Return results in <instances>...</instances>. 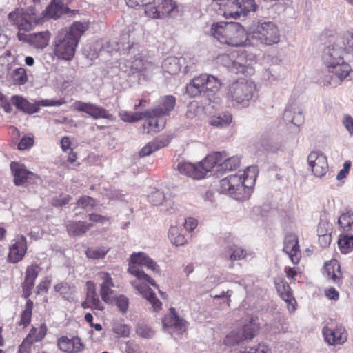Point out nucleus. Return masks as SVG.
<instances>
[{
	"instance_id": "nucleus-4",
	"label": "nucleus",
	"mask_w": 353,
	"mask_h": 353,
	"mask_svg": "<svg viewBox=\"0 0 353 353\" xmlns=\"http://www.w3.org/2000/svg\"><path fill=\"white\" fill-rule=\"evenodd\" d=\"M256 86L253 81L243 79H238L228 85L226 97L234 108L241 109L250 106L254 101Z\"/></svg>"
},
{
	"instance_id": "nucleus-9",
	"label": "nucleus",
	"mask_w": 353,
	"mask_h": 353,
	"mask_svg": "<svg viewBox=\"0 0 353 353\" xmlns=\"http://www.w3.org/2000/svg\"><path fill=\"white\" fill-rule=\"evenodd\" d=\"M10 21L18 28V32L26 33L30 31L40 21L34 6L26 9H17L8 14Z\"/></svg>"
},
{
	"instance_id": "nucleus-50",
	"label": "nucleus",
	"mask_w": 353,
	"mask_h": 353,
	"mask_svg": "<svg viewBox=\"0 0 353 353\" xmlns=\"http://www.w3.org/2000/svg\"><path fill=\"white\" fill-rule=\"evenodd\" d=\"M13 81L15 84L23 85L28 81L26 71L23 68L15 69L12 72Z\"/></svg>"
},
{
	"instance_id": "nucleus-56",
	"label": "nucleus",
	"mask_w": 353,
	"mask_h": 353,
	"mask_svg": "<svg viewBox=\"0 0 353 353\" xmlns=\"http://www.w3.org/2000/svg\"><path fill=\"white\" fill-rule=\"evenodd\" d=\"M165 199L164 193L160 190H157L149 196V201L154 205H161Z\"/></svg>"
},
{
	"instance_id": "nucleus-22",
	"label": "nucleus",
	"mask_w": 353,
	"mask_h": 353,
	"mask_svg": "<svg viewBox=\"0 0 353 353\" xmlns=\"http://www.w3.org/2000/svg\"><path fill=\"white\" fill-rule=\"evenodd\" d=\"M27 250L26 239L24 236H19L10 247L8 261L12 263L22 260Z\"/></svg>"
},
{
	"instance_id": "nucleus-2",
	"label": "nucleus",
	"mask_w": 353,
	"mask_h": 353,
	"mask_svg": "<svg viewBox=\"0 0 353 353\" xmlns=\"http://www.w3.org/2000/svg\"><path fill=\"white\" fill-rule=\"evenodd\" d=\"M255 166L248 167L243 174H234L220 181L221 192L228 194L236 200H247L250 198L252 188L256 176Z\"/></svg>"
},
{
	"instance_id": "nucleus-32",
	"label": "nucleus",
	"mask_w": 353,
	"mask_h": 353,
	"mask_svg": "<svg viewBox=\"0 0 353 353\" xmlns=\"http://www.w3.org/2000/svg\"><path fill=\"white\" fill-rule=\"evenodd\" d=\"M12 103L14 104L17 109L25 113L33 114L39 110L38 105H36V103H31L19 96L12 97Z\"/></svg>"
},
{
	"instance_id": "nucleus-40",
	"label": "nucleus",
	"mask_w": 353,
	"mask_h": 353,
	"mask_svg": "<svg viewBox=\"0 0 353 353\" xmlns=\"http://www.w3.org/2000/svg\"><path fill=\"white\" fill-rule=\"evenodd\" d=\"M164 14L166 17L175 18L181 15V10L176 3L172 0H163Z\"/></svg>"
},
{
	"instance_id": "nucleus-45",
	"label": "nucleus",
	"mask_w": 353,
	"mask_h": 353,
	"mask_svg": "<svg viewBox=\"0 0 353 353\" xmlns=\"http://www.w3.org/2000/svg\"><path fill=\"white\" fill-rule=\"evenodd\" d=\"M338 225L343 231H349L353 225V212L347 211L338 219Z\"/></svg>"
},
{
	"instance_id": "nucleus-31",
	"label": "nucleus",
	"mask_w": 353,
	"mask_h": 353,
	"mask_svg": "<svg viewBox=\"0 0 353 353\" xmlns=\"http://www.w3.org/2000/svg\"><path fill=\"white\" fill-rule=\"evenodd\" d=\"M143 117L148 118L147 122L143 124V128H148V133L159 132L165 125V119L162 116L148 115Z\"/></svg>"
},
{
	"instance_id": "nucleus-14",
	"label": "nucleus",
	"mask_w": 353,
	"mask_h": 353,
	"mask_svg": "<svg viewBox=\"0 0 353 353\" xmlns=\"http://www.w3.org/2000/svg\"><path fill=\"white\" fill-rule=\"evenodd\" d=\"M19 41L28 43L36 49H43L49 43L50 33L48 31L32 34L19 33L17 34Z\"/></svg>"
},
{
	"instance_id": "nucleus-26",
	"label": "nucleus",
	"mask_w": 353,
	"mask_h": 353,
	"mask_svg": "<svg viewBox=\"0 0 353 353\" xmlns=\"http://www.w3.org/2000/svg\"><path fill=\"white\" fill-rule=\"evenodd\" d=\"M69 2L70 0H53L45 10L46 16L54 19L60 17L69 11Z\"/></svg>"
},
{
	"instance_id": "nucleus-52",
	"label": "nucleus",
	"mask_w": 353,
	"mask_h": 353,
	"mask_svg": "<svg viewBox=\"0 0 353 353\" xmlns=\"http://www.w3.org/2000/svg\"><path fill=\"white\" fill-rule=\"evenodd\" d=\"M113 332L121 337H128L130 334V327L127 324H116L112 328Z\"/></svg>"
},
{
	"instance_id": "nucleus-53",
	"label": "nucleus",
	"mask_w": 353,
	"mask_h": 353,
	"mask_svg": "<svg viewBox=\"0 0 353 353\" xmlns=\"http://www.w3.org/2000/svg\"><path fill=\"white\" fill-rule=\"evenodd\" d=\"M113 301H114L116 305L123 314L127 312L129 306V300L126 296L120 295L114 299H113Z\"/></svg>"
},
{
	"instance_id": "nucleus-15",
	"label": "nucleus",
	"mask_w": 353,
	"mask_h": 353,
	"mask_svg": "<svg viewBox=\"0 0 353 353\" xmlns=\"http://www.w3.org/2000/svg\"><path fill=\"white\" fill-rule=\"evenodd\" d=\"M205 163V158L199 163L195 165L191 163L183 162L178 164V170L181 174L187 175L194 179L203 178L209 172Z\"/></svg>"
},
{
	"instance_id": "nucleus-33",
	"label": "nucleus",
	"mask_w": 353,
	"mask_h": 353,
	"mask_svg": "<svg viewBox=\"0 0 353 353\" xmlns=\"http://www.w3.org/2000/svg\"><path fill=\"white\" fill-rule=\"evenodd\" d=\"M184 59L176 57H169L165 59L162 63V68L165 72L170 74H176L181 70V61Z\"/></svg>"
},
{
	"instance_id": "nucleus-38",
	"label": "nucleus",
	"mask_w": 353,
	"mask_h": 353,
	"mask_svg": "<svg viewBox=\"0 0 353 353\" xmlns=\"http://www.w3.org/2000/svg\"><path fill=\"white\" fill-rule=\"evenodd\" d=\"M163 6V0L158 6L153 5L152 1H150L149 5H147L146 8H145V14L152 19H163L166 17V16L165 14H164Z\"/></svg>"
},
{
	"instance_id": "nucleus-20",
	"label": "nucleus",
	"mask_w": 353,
	"mask_h": 353,
	"mask_svg": "<svg viewBox=\"0 0 353 353\" xmlns=\"http://www.w3.org/2000/svg\"><path fill=\"white\" fill-rule=\"evenodd\" d=\"M283 251L288 254L293 263H298L300 259L298 238L294 234H288L284 239Z\"/></svg>"
},
{
	"instance_id": "nucleus-57",
	"label": "nucleus",
	"mask_w": 353,
	"mask_h": 353,
	"mask_svg": "<svg viewBox=\"0 0 353 353\" xmlns=\"http://www.w3.org/2000/svg\"><path fill=\"white\" fill-rule=\"evenodd\" d=\"M234 353H271L270 350L263 344H259L256 348L251 347L249 350L245 349L244 350H239Z\"/></svg>"
},
{
	"instance_id": "nucleus-54",
	"label": "nucleus",
	"mask_w": 353,
	"mask_h": 353,
	"mask_svg": "<svg viewBox=\"0 0 353 353\" xmlns=\"http://www.w3.org/2000/svg\"><path fill=\"white\" fill-rule=\"evenodd\" d=\"M322 82L325 86L336 88L343 81L341 79H339L336 75L330 73L329 74L324 76Z\"/></svg>"
},
{
	"instance_id": "nucleus-41",
	"label": "nucleus",
	"mask_w": 353,
	"mask_h": 353,
	"mask_svg": "<svg viewBox=\"0 0 353 353\" xmlns=\"http://www.w3.org/2000/svg\"><path fill=\"white\" fill-rule=\"evenodd\" d=\"M137 334L144 339H152L154 336L156 331L150 325L144 323H138L135 327Z\"/></svg>"
},
{
	"instance_id": "nucleus-17",
	"label": "nucleus",
	"mask_w": 353,
	"mask_h": 353,
	"mask_svg": "<svg viewBox=\"0 0 353 353\" xmlns=\"http://www.w3.org/2000/svg\"><path fill=\"white\" fill-rule=\"evenodd\" d=\"M10 168L14 176V183L17 186L33 183L37 178V175L32 172L28 170L23 164L12 162Z\"/></svg>"
},
{
	"instance_id": "nucleus-6",
	"label": "nucleus",
	"mask_w": 353,
	"mask_h": 353,
	"mask_svg": "<svg viewBox=\"0 0 353 353\" xmlns=\"http://www.w3.org/2000/svg\"><path fill=\"white\" fill-rule=\"evenodd\" d=\"M221 79L211 74H203L194 77L186 85V92L192 97H206L209 99L221 88Z\"/></svg>"
},
{
	"instance_id": "nucleus-60",
	"label": "nucleus",
	"mask_w": 353,
	"mask_h": 353,
	"mask_svg": "<svg viewBox=\"0 0 353 353\" xmlns=\"http://www.w3.org/2000/svg\"><path fill=\"white\" fill-rule=\"evenodd\" d=\"M330 227L331 225L329 224V223H327L325 221L321 222L319 224L317 229L318 236H323L325 234L331 233Z\"/></svg>"
},
{
	"instance_id": "nucleus-8",
	"label": "nucleus",
	"mask_w": 353,
	"mask_h": 353,
	"mask_svg": "<svg viewBox=\"0 0 353 353\" xmlns=\"http://www.w3.org/2000/svg\"><path fill=\"white\" fill-rule=\"evenodd\" d=\"M248 39L261 44H275L280 41V31L274 22L260 20L251 28Z\"/></svg>"
},
{
	"instance_id": "nucleus-34",
	"label": "nucleus",
	"mask_w": 353,
	"mask_h": 353,
	"mask_svg": "<svg viewBox=\"0 0 353 353\" xmlns=\"http://www.w3.org/2000/svg\"><path fill=\"white\" fill-rule=\"evenodd\" d=\"M222 255L223 257L234 262V261L245 258L247 252L244 249L232 245L224 248Z\"/></svg>"
},
{
	"instance_id": "nucleus-59",
	"label": "nucleus",
	"mask_w": 353,
	"mask_h": 353,
	"mask_svg": "<svg viewBox=\"0 0 353 353\" xmlns=\"http://www.w3.org/2000/svg\"><path fill=\"white\" fill-rule=\"evenodd\" d=\"M342 122L350 135L352 136L353 134V118L349 114H345Z\"/></svg>"
},
{
	"instance_id": "nucleus-10",
	"label": "nucleus",
	"mask_w": 353,
	"mask_h": 353,
	"mask_svg": "<svg viewBox=\"0 0 353 353\" xmlns=\"http://www.w3.org/2000/svg\"><path fill=\"white\" fill-rule=\"evenodd\" d=\"M205 163L209 172L216 167L217 172L231 171L236 169L240 164V158L238 156L228 157L225 152H214L205 157Z\"/></svg>"
},
{
	"instance_id": "nucleus-61",
	"label": "nucleus",
	"mask_w": 353,
	"mask_h": 353,
	"mask_svg": "<svg viewBox=\"0 0 353 353\" xmlns=\"http://www.w3.org/2000/svg\"><path fill=\"white\" fill-rule=\"evenodd\" d=\"M197 224V220H196L194 218L189 217L185 219L184 223V227L187 231L191 232L196 228Z\"/></svg>"
},
{
	"instance_id": "nucleus-19",
	"label": "nucleus",
	"mask_w": 353,
	"mask_h": 353,
	"mask_svg": "<svg viewBox=\"0 0 353 353\" xmlns=\"http://www.w3.org/2000/svg\"><path fill=\"white\" fill-rule=\"evenodd\" d=\"M132 72H149L154 67L152 61L148 59L142 53L136 54L128 61L127 65Z\"/></svg>"
},
{
	"instance_id": "nucleus-49",
	"label": "nucleus",
	"mask_w": 353,
	"mask_h": 353,
	"mask_svg": "<svg viewBox=\"0 0 353 353\" xmlns=\"http://www.w3.org/2000/svg\"><path fill=\"white\" fill-rule=\"evenodd\" d=\"M232 114L225 112L213 118L210 121V124L216 127L226 126L232 122Z\"/></svg>"
},
{
	"instance_id": "nucleus-44",
	"label": "nucleus",
	"mask_w": 353,
	"mask_h": 353,
	"mask_svg": "<svg viewBox=\"0 0 353 353\" xmlns=\"http://www.w3.org/2000/svg\"><path fill=\"white\" fill-rule=\"evenodd\" d=\"M33 305V302L30 299L27 300L25 309L21 314V319L19 323V325L27 327L30 324L31 321Z\"/></svg>"
},
{
	"instance_id": "nucleus-30",
	"label": "nucleus",
	"mask_w": 353,
	"mask_h": 353,
	"mask_svg": "<svg viewBox=\"0 0 353 353\" xmlns=\"http://www.w3.org/2000/svg\"><path fill=\"white\" fill-rule=\"evenodd\" d=\"M329 73L336 75L342 81L345 80L352 71L350 65L344 61L337 62L336 64L327 68Z\"/></svg>"
},
{
	"instance_id": "nucleus-11",
	"label": "nucleus",
	"mask_w": 353,
	"mask_h": 353,
	"mask_svg": "<svg viewBox=\"0 0 353 353\" xmlns=\"http://www.w3.org/2000/svg\"><path fill=\"white\" fill-rule=\"evenodd\" d=\"M259 329V327L257 324L250 321V323L245 325L243 328L232 330L228 334L223 340V343L227 346L243 345L245 341L252 340Z\"/></svg>"
},
{
	"instance_id": "nucleus-64",
	"label": "nucleus",
	"mask_w": 353,
	"mask_h": 353,
	"mask_svg": "<svg viewBox=\"0 0 353 353\" xmlns=\"http://www.w3.org/2000/svg\"><path fill=\"white\" fill-rule=\"evenodd\" d=\"M263 78L270 83L276 80V76L272 73V71L270 68L265 69L263 71Z\"/></svg>"
},
{
	"instance_id": "nucleus-21",
	"label": "nucleus",
	"mask_w": 353,
	"mask_h": 353,
	"mask_svg": "<svg viewBox=\"0 0 353 353\" xmlns=\"http://www.w3.org/2000/svg\"><path fill=\"white\" fill-rule=\"evenodd\" d=\"M75 109L79 112H83L89 114L94 119L100 118L107 119L109 117V114L106 110L90 103L77 101L75 103Z\"/></svg>"
},
{
	"instance_id": "nucleus-13",
	"label": "nucleus",
	"mask_w": 353,
	"mask_h": 353,
	"mask_svg": "<svg viewBox=\"0 0 353 353\" xmlns=\"http://www.w3.org/2000/svg\"><path fill=\"white\" fill-rule=\"evenodd\" d=\"M308 165L317 177L323 176L328 170V163L326 156L321 151H312L307 157Z\"/></svg>"
},
{
	"instance_id": "nucleus-7",
	"label": "nucleus",
	"mask_w": 353,
	"mask_h": 353,
	"mask_svg": "<svg viewBox=\"0 0 353 353\" xmlns=\"http://www.w3.org/2000/svg\"><path fill=\"white\" fill-rule=\"evenodd\" d=\"M216 2L226 19L245 17L250 12H255L259 6L255 0H212Z\"/></svg>"
},
{
	"instance_id": "nucleus-23",
	"label": "nucleus",
	"mask_w": 353,
	"mask_h": 353,
	"mask_svg": "<svg viewBox=\"0 0 353 353\" xmlns=\"http://www.w3.org/2000/svg\"><path fill=\"white\" fill-rule=\"evenodd\" d=\"M99 276L103 280L100 285V295L101 299L106 303H113V297L112 295L114 294L112 288L114 287L112 279L110 274L107 272H101Z\"/></svg>"
},
{
	"instance_id": "nucleus-58",
	"label": "nucleus",
	"mask_w": 353,
	"mask_h": 353,
	"mask_svg": "<svg viewBox=\"0 0 353 353\" xmlns=\"http://www.w3.org/2000/svg\"><path fill=\"white\" fill-rule=\"evenodd\" d=\"M34 137L25 136L23 137L20 142L18 144V149L20 150H24L31 148L34 144Z\"/></svg>"
},
{
	"instance_id": "nucleus-28",
	"label": "nucleus",
	"mask_w": 353,
	"mask_h": 353,
	"mask_svg": "<svg viewBox=\"0 0 353 353\" xmlns=\"http://www.w3.org/2000/svg\"><path fill=\"white\" fill-rule=\"evenodd\" d=\"M87 286V303L90 304V305H88V307H90V308L93 310H97L102 311L104 309L103 304L101 302V301L99 299V296L96 292L95 290V285L94 283L91 281H87L86 283Z\"/></svg>"
},
{
	"instance_id": "nucleus-37",
	"label": "nucleus",
	"mask_w": 353,
	"mask_h": 353,
	"mask_svg": "<svg viewBox=\"0 0 353 353\" xmlns=\"http://www.w3.org/2000/svg\"><path fill=\"white\" fill-rule=\"evenodd\" d=\"M92 227V224L91 223L79 221L68 224L67 229L70 235L80 236L85 234Z\"/></svg>"
},
{
	"instance_id": "nucleus-55",
	"label": "nucleus",
	"mask_w": 353,
	"mask_h": 353,
	"mask_svg": "<svg viewBox=\"0 0 353 353\" xmlns=\"http://www.w3.org/2000/svg\"><path fill=\"white\" fill-rule=\"evenodd\" d=\"M77 205L83 209H90L96 205V201L93 198L85 196L77 201Z\"/></svg>"
},
{
	"instance_id": "nucleus-16",
	"label": "nucleus",
	"mask_w": 353,
	"mask_h": 353,
	"mask_svg": "<svg viewBox=\"0 0 353 353\" xmlns=\"http://www.w3.org/2000/svg\"><path fill=\"white\" fill-rule=\"evenodd\" d=\"M325 341L330 345H343L347 339V333L342 325L324 327L322 330Z\"/></svg>"
},
{
	"instance_id": "nucleus-5",
	"label": "nucleus",
	"mask_w": 353,
	"mask_h": 353,
	"mask_svg": "<svg viewBox=\"0 0 353 353\" xmlns=\"http://www.w3.org/2000/svg\"><path fill=\"white\" fill-rule=\"evenodd\" d=\"M211 33L221 43L231 46H242L248 39L245 28L239 23L213 24Z\"/></svg>"
},
{
	"instance_id": "nucleus-35",
	"label": "nucleus",
	"mask_w": 353,
	"mask_h": 353,
	"mask_svg": "<svg viewBox=\"0 0 353 353\" xmlns=\"http://www.w3.org/2000/svg\"><path fill=\"white\" fill-rule=\"evenodd\" d=\"M283 120L288 123H293L299 126L303 121V116L299 111H296V108L292 105L285 108L283 115Z\"/></svg>"
},
{
	"instance_id": "nucleus-27",
	"label": "nucleus",
	"mask_w": 353,
	"mask_h": 353,
	"mask_svg": "<svg viewBox=\"0 0 353 353\" xmlns=\"http://www.w3.org/2000/svg\"><path fill=\"white\" fill-rule=\"evenodd\" d=\"M225 65L232 72L239 74L241 73L245 75H250L254 72V69L247 64L243 57H239L237 60L229 61Z\"/></svg>"
},
{
	"instance_id": "nucleus-18",
	"label": "nucleus",
	"mask_w": 353,
	"mask_h": 353,
	"mask_svg": "<svg viewBox=\"0 0 353 353\" xmlns=\"http://www.w3.org/2000/svg\"><path fill=\"white\" fill-rule=\"evenodd\" d=\"M345 48L339 44L334 43L326 47L323 53L322 59L326 68L344 61Z\"/></svg>"
},
{
	"instance_id": "nucleus-48",
	"label": "nucleus",
	"mask_w": 353,
	"mask_h": 353,
	"mask_svg": "<svg viewBox=\"0 0 353 353\" xmlns=\"http://www.w3.org/2000/svg\"><path fill=\"white\" fill-rule=\"evenodd\" d=\"M338 245L342 253H348L353 249V236L341 237L338 241Z\"/></svg>"
},
{
	"instance_id": "nucleus-43",
	"label": "nucleus",
	"mask_w": 353,
	"mask_h": 353,
	"mask_svg": "<svg viewBox=\"0 0 353 353\" xmlns=\"http://www.w3.org/2000/svg\"><path fill=\"white\" fill-rule=\"evenodd\" d=\"M168 237L171 243L176 246L183 245L186 243L185 236L179 233V230L176 226L170 228Z\"/></svg>"
},
{
	"instance_id": "nucleus-25",
	"label": "nucleus",
	"mask_w": 353,
	"mask_h": 353,
	"mask_svg": "<svg viewBox=\"0 0 353 353\" xmlns=\"http://www.w3.org/2000/svg\"><path fill=\"white\" fill-rule=\"evenodd\" d=\"M58 346L61 351L67 353H77L83 349V345L79 337L69 339L61 336L58 341Z\"/></svg>"
},
{
	"instance_id": "nucleus-51",
	"label": "nucleus",
	"mask_w": 353,
	"mask_h": 353,
	"mask_svg": "<svg viewBox=\"0 0 353 353\" xmlns=\"http://www.w3.org/2000/svg\"><path fill=\"white\" fill-rule=\"evenodd\" d=\"M272 139L268 135H262L254 143L259 150H269L272 148Z\"/></svg>"
},
{
	"instance_id": "nucleus-36",
	"label": "nucleus",
	"mask_w": 353,
	"mask_h": 353,
	"mask_svg": "<svg viewBox=\"0 0 353 353\" xmlns=\"http://www.w3.org/2000/svg\"><path fill=\"white\" fill-rule=\"evenodd\" d=\"M325 271L329 279L333 282L339 283L340 282V276L341 272L340 271V265L337 261H331L325 265Z\"/></svg>"
},
{
	"instance_id": "nucleus-12",
	"label": "nucleus",
	"mask_w": 353,
	"mask_h": 353,
	"mask_svg": "<svg viewBox=\"0 0 353 353\" xmlns=\"http://www.w3.org/2000/svg\"><path fill=\"white\" fill-rule=\"evenodd\" d=\"M163 325L173 336L182 334L188 327L187 322L176 314L174 308H171L169 314L164 317Z\"/></svg>"
},
{
	"instance_id": "nucleus-63",
	"label": "nucleus",
	"mask_w": 353,
	"mask_h": 353,
	"mask_svg": "<svg viewBox=\"0 0 353 353\" xmlns=\"http://www.w3.org/2000/svg\"><path fill=\"white\" fill-rule=\"evenodd\" d=\"M331 233L325 234L323 236H319V243L323 248L327 247L331 242Z\"/></svg>"
},
{
	"instance_id": "nucleus-1",
	"label": "nucleus",
	"mask_w": 353,
	"mask_h": 353,
	"mask_svg": "<svg viewBox=\"0 0 353 353\" xmlns=\"http://www.w3.org/2000/svg\"><path fill=\"white\" fill-rule=\"evenodd\" d=\"M141 266H145L148 270L158 272L159 265L147 254L139 252L131 254L130 264L128 268V272L137 279V280L132 282V285L143 298L146 299L152 305L154 310L158 311L161 307V303L145 282L152 286L157 287V285L153 279L140 269Z\"/></svg>"
},
{
	"instance_id": "nucleus-24",
	"label": "nucleus",
	"mask_w": 353,
	"mask_h": 353,
	"mask_svg": "<svg viewBox=\"0 0 353 353\" xmlns=\"http://www.w3.org/2000/svg\"><path fill=\"white\" fill-rule=\"evenodd\" d=\"M176 103L175 98L168 95L161 98L159 105L152 110H148L150 115L165 117L174 109Z\"/></svg>"
},
{
	"instance_id": "nucleus-42",
	"label": "nucleus",
	"mask_w": 353,
	"mask_h": 353,
	"mask_svg": "<svg viewBox=\"0 0 353 353\" xmlns=\"http://www.w3.org/2000/svg\"><path fill=\"white\" fill-rule=\"evenodd\" d=\"M168 142H162L158 139L148 143L146 145H145L139 152V156L141 157H145L146 156L150 155L153 152L157 151L161 148L165 147L167 145Z\"/></svg>"
},
{
	"instance_id": "nucleus-39",
	"label": "nucleus",
	"mask_w": 353,
	"mask_h": 353,
	"mask_svg": "<svg viewBox=\"0 0 353 353\" xmlns=\"http://www.w3.org/2000/svg\"><path fill=\"white\" fill-rule=\"evenodd\" d=\"M150 115L149 112L146 111L145 112H128L125 110H121L119 112V117L120 119L128 123H134L141 120L143 118V116Z\"/></svg>"
},
{
	"instance_id": "nucleus-47",
	"label": "nucleus",
	"mask_w": 353,
	"mask_h": 353,
	"mask_svg": "<svg viewBox=\"0 0 353 353\" xmlns=\"http://www.w3.org/2000/svg\"><path fill=\"white\" fill-rule=\"evenodd\" d=\"M109 249L105 247H92L87 249L85 254L92 259H103L108 252Z\"/></svg>"
},
{
	"instance_id": "nucleus-3",
	"label": "nucleus",
	"mask_w": 353,
	"mask_h": 353,
	"mask_svg": "<svg viewBox=\"0 0 353 353\" xmlns=\"http://www.w3.org/2000/svg\"><path fill=\"white\" fill-rule=\"evenodd\" d=\"M87 28L85 23L77 21L68 30H60L54 41V54L59 59L71 60L74 55L79 40Z\"/></svg>"
},
{
	"instance_id": "nucleus-29",
	"label": "nucleus",
	"mask_w": 353,
	"mask_h": 353,
	"mask_svg": "<svg viewBox=\"0 0 353 353\" xmlns=\"http://www.w3.org/2000/svg\"><path fill=\"white\" fill-rule=\"evenodd\" d=\"M276 288L282 299L284 300L288 305H291L292 307V311H294V303H296V301L293 296L289 284L284 281H279L276 283Z\"/></svg>"
},
{
	"instance_id": "nucleus-46",
	"label": "nucleus",
	"mask_w": 353,
	"mask_h": 353,
	"mask_svg": "<svg viewBox=\"0 0 353 353\" xmlns=\"http://www.w3.org/2000/svg\"><path fill=\"white\" fill-rule=\"evenodd\" d=\"M40 267L36 263L28 265L25 273L24 282L28 284L34 285V281L39 274Z\"/></svg>"
},
{
	"instance_id": "nucleus-62",
	"label": "nucleus",
	"mask_w": 353,
	"mask_h": 353,
	"mask_svg": "<svg viewBox=\"0 0 353 353\" xmlns=\"http://www.w3.org/2000/svg\"><path fill=\"white\" fill-rule=\"evenodd\" d=\"M350 162L345 161L343 164V168L341 169L339 172L337 174L336 179L338 180H341L346 177V175L348 174L350 168Z\"/></svg>"
}]
</instances>
